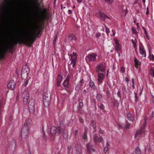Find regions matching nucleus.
<instances>
[{
	"label": "nucleus",
	"mask_w": 154,
	"mask_h": 154,
	"mask_svg": "<svg viewBox=\"0 0 154 154\" xmlns=\"http://www.w3.org/2000/svg\"><path fill=\"white\" fill-rule=\"evenodd\" d=\"M65 124L63 121L60 122L58 128H57L56 127L53 126L51 127L50 132V134L51 136L54 135L56 133L57 130L59 134H60L63 132L64 129Z\"/></svg>",
	"instance_id": "nucleus-3"
},
{
	"label": "nucleus",
	"mask_w": 154,
	"mask_h": 154,
	"mask_svg": "<svg viewBox=\"0 0 154 154\" xmlns=\"http://www.w3.org/2000/svg\"><path fill=\"white\" fill-rule=\"evenodd\" d=\"M19 38H20L19 34V35L16 36L15 38H14L13 41L12 42L9 44L7 46L8 48L10 49H13V46L17 44H15L14 43V41Z\"/></svg>",
	"instance_id": "nucleus-9"
},
{
	"label": "nucleus",
	"mask_w": 154,
	"mask_h": 154,
	"mask_svg": "<svg viewBox=\"0 0 154 154\" xmlns=\"http://www.w3.org/2000/svg\"><path fill=\"white\" fill-rule=\"evenodd\" d=\"M34 100L33 99H31L29 100L28 102L29 106H34Z\"/></svg>",
	"instance_id": "nucleus-26"
},
{
	"label": "nucleus",
	"mask_w": 154,
	"mask_h": 154,
	"mask_svg": "<svg viewBox=\"0 0 154 154\" xmlns=\"http://www.w3.org/2000/svg\"><path fill=\"white\" fill-rule=\"evenodd\" d=\"M29 82L28 80H25V81L24 82V83L23 85L25 86H26L28 84V83Z\"/></svg>",
	"instance_id": "nucleus-47"
},
{
	"label": "nucleus",
	"mask_w": 154,
	"mask_h": 154,
	"mask_svg": "<svg viewBox=\"0 0 154 154\" xmlns=\"http://www.w3.org/2000/svg\"><path fill=\"white\" fill-rule=\"evenodd\" d=\"M121 71L123 72H124L125 71V69L124 67H122L121 68Z\"/></svg>",
	"instance_id": "nucleus-49"
},
{
	"label": "nucleus",
	"mask_w": 154,
	"mask_h": 154,
	"mask_svg": "<svg viewBox=\"0 0 154 154\" xmlns=\"http://www.w3.org/2000/svg\"><path fill=\"white\" fill-rule=\"evenodd\" d=\"M38 22V20H36L35 26L33 27L32 32L29 34V36H26L23 33L20 32L19 33L20 38L15 40L14 41L15 44L23 43L27 44L30 42L31 44L33 43L36 38V33L35 30H38L39 28L37 26V23Z\"/></svg>",
	"instance_id": "nucleus-1"
},
{
	"label": "nucleus",
	"mask_w": 154,
	"mask_h": 154,
	"mask_svg": "<svg viewBox=\"0 0 154 154\" xmlns=\"http://www.w3.org/2000/svg\"><path fill=\"white\" fill-rule=\"evenodd\" d=\"M77 2L79 3H81L82 2V0H76Z\"/></svg>",
	"instance_id": "nucleus-62"
},
{
	"label": "nucleus",
	"mask_w": 154,
	"mask_h": 154,
	"mask_svg": "<svg viewBox=\"0 0 154 154\" xmlns=\"http://www.w3.org/2000/svg\"><path fill=\"white\" fill-rule=\"evenodd\" d=\"M15 141L13 140L9 141L8 143L9 149H11L12 152H14L15 147Z\"/></svg>",
	"instance_id": "nucleus-11"
},
{
	"label": "nucleus",
	"mask_w": 154,
	"mask_h": 154,
	"mask_svg": "<svg viewBox=\"0 0 154 154\" xmlns=\"http://www.w3.org/2000/svg\"><path fill=\"white\" fill-rule=\"evenodd\" d=\"M117 96L120 98L121 97V96L120 94V91H119L117 93Z\"/></svg>",
	"instance_id": "nucleus-50"
},
{
	"label": "nucleus",
	"mask_w": 154,
	"mask_h": 154,
	"mask_svg": "<svg viewBox=\"0 0 154 154\" xmlns=\"http://www.w3.org/2000/svg\"><path fill=\"white\" fill-rule=\"evenodd\" d=\"M29 109L30 112L32 113L34 112L35 108L34 106H29Z\"/></svg>",
	"instance_id": "nucleus-25"
},
{
	"label": "nucleus",
	"mask_w": 154,
	"mask_h": 154,
	"mask_svg": "<svg viewBox=\"0 0 154 154\" xmlns=\"http://www.w3.org/2000/svg\"><path fill=\"white\" fill-rule=\"evenodd\" d=\"M134 61L135 62V67L137 68V66L138 65H140L141 64V62L139 60H138L136 58H134Z\"/></svg>",
	"instance_id": "nucleus-20"
},
{
	"label": "nucleus",
	"mask_w": 154,
	"mask_h": 154,
	"mask_svg": "<svg viewBox=\"0 0 154 154\" xmlns=\"http://www.w3.org/2000/svg\"><path fill=\"white\" fill-rule=\"evenodd\" d=\"M132 43L133 44L134 47L135 49H136L137 48V46H136V42H135L134 40L133 39H132L131 40Z\"/></svg>",
	"instance_id": "nucleus-38"
},
{
	"label": "nucleus",
	"mask_w": 154,
	"mask_h": 154,
	"mask_svg": "<svg viewBox=\"0 0 154 154\" xmlns=\"http://www.w3.org/2000/svg\"><path fill=\"white\" fill-rule=\"evenodd\" d=\"M29 73V69L27 68H23L22 70L21 77L24 79L27 78Z\"/></svg>",
	"instance_id": "nucleus-8"
},
{
	"label": "nucleus",
	"mask_w": 154,
	"mask_h": 154,
	"mask_svg": "<svg viewBox=\"0 0 154 154\" xmlns=\"http://www.w3.org/2000/svg\"><path fill=\"white\" fill-rule=\"evenodd\" d=\"M41 35L40 34V32L39 30H38V35L37 36H38V37H39Z\"/></svg>",
	"instance_id": "nucleus-58"
},
{
	"label": "nucleus",
	"mask_w": 154,
	"mask_h": 154,
	"mask_svg": "<svg viewBox=\"0 0 154 154\" xmlns=\"http://www.w3.org/2000/svg\"><path fill=\"white\" fill-rule=\"evenodd\" d=\"M131 30L133 34L137 35V32L135 28H132L131 29Z\"/></svg>",
	"instance_id": "nucleus-36"
},
{
	"label": "nucleus",
	"mask_w": 154,
	"mask_h": 154,
	"mask_svg": "<svg viewBox=\"0 0 154 154\" xmlns=\"http://www.w3.org/2000/svg\"><path fill=\"white\" fill-rule=\"evenodd\" d=\"M106 2H108L110 4H111L113 2V0H104Z\"/></svg>",
	"instance_id": "nucleus-48"
},
{
	"label": "nucleus",
	"mask_w": 154,
	"mask_h": 154,
	"mask_svg": "<svg viewBox=\"0 0 154 154\" xmlns=\"http://www.w3.org/2000/svg\"><path fill=\"white\" fill-rule=\"evenodd\" d=\"M72 12V11L70 10H69L68 11V13L69 14H71Z\"/></svg>",
	"instance_id": "nucleus-57"
},
{
	"label": "nucleus",
	"mask_w": 154,
	"mask_h": 154,
	"mask_svg": "<svg viewBox=\"0 0 154 154\" xmlns=\"http://www.w3.org/2000/svg\"><path fill=\"white\" fill-rule=\"evenodd\" d=\"M78 130H76L75 131V132H74V134L75 136H76L77 134H78Z\"/></svg>",
	"instance_id": "nucleus-56"
},
{
	"label": "nucleus",
	"mask_w": 154,
	"mask_h": 154,
	"mask_svg": "<svg viewBox=\"0 0 154 154\" xmlns=\"http://www.w3.org/2000/svg\"><path fill=\"white\" fill-rule=\"evenodd\" d=\"M115 45L119 44V41L117 39H115Z\"/></svg>",
	"instance_id": "nucleus-53"
},
{
	"label": "nucleus",
	"mask_w": 154,
	"mask_h": 154,
	"mask_svg": "<svg viewBox=\"0 0 154 154\" xmlns=\"http://www.w3.org/2000/svg\"><path fill=\"white\" fill-rule=\"evenodd\" d=\"M98 81L99 83H102L103 81V79L104 77V75L103 73H98Z\"/></svg>",
	"instance_id": "nucleus-16"
},
{
	"label": "nucleus",
	"mask_w": 154,
	"mask_h": 154,
	"mask_svg": "<svg viewBox=\"0 0 154 154\" xmlns=\"http://www.w3.org/2000/svg\"><path fill=\"white\" fill-rule=\"evenodd\" d=\"M149 14L148 8L147 7V11H146V14Z\"/></svg>",
	"instance_id": "nucleus-63"
},
{
	"label": "nucleus",
	"mask_w": 154,
	"mask_h": 154,
	"mask_svg": "<svg viewBox=\"0 0 154 154\" xmlns=\"http://www.w3.org/2000/svg\"><path fill=\"white\" fill-rule=\"evenodd\" d=\"M97 55L95 53H92L88 54L85 57V60L87 62H94L97 60Z\"/></svg>",
	"instance_id": "nucleus-5"
},
{
	"label": "nucleus",
	"mask_w": 154,
	"mask_h": 154,
	"mask_svg": "<svg viewBox=\"0 0 154 154\" xmlns=\"http://www.w3.org/2000/svg\"><path fill=\"white\" fill-rule=\"evenodd\" d=\"M4 57V55L0 52V58H3Z\"/></svg>",
	"instance_id": "nucleus-52"
},
{
	"label": "nucleus",
	"mask_w": 154,
	"mask_h": 154,
	"mask_svg": "<svg viewBox=\"0 0 154 154\" xmlns=\"http://www.w3.org/2000/svg\"><path fill=\"white\" fill-rule=\"evenodd\" d=\"M152 99V102L154 103V97H153Z\"/></svg>",
	"instance_id": "nucleus-64"
},
{
	"label": "nucleus",
	"mask_w": 154,
	"mask_h": 154,
	"mask_svg": "<svg viewBox=\"0 0 154 154\" xmlns=\"http://www.w3.org/2000/svg\"><path fill=\"white\" fill-rule=\"evenodd\" d=\"M150 60H154V56L152 54V55H149V56Z\"/></svg>",
	"instance_id": "nucleus-45"
},
{
	"label": "nucleus",
	"mask_w": 154,
	"mask_h": 154,
	"mask_svg": "<svg viewBox=\"0 0 154 154\" xmlns=\"http://www.w3.org/2000/svg\"><path fill=\"white\" fill-rule=\"evenodd\" d=\"M125 80L127 82H128L129 81V79L128 78H125Z\"/></svg>",
	"instance_id": "nucleus-60"
},
{
	"label": "nucleus",
	"mask_w": 154,
	"mask_h": 154,
	"mask_svg": "<svg viewBox=\"0 0 154 154\" xmlns=\"http://www.w3.org/2000/svg\"><path fill=\"white\" fill-rule=\"evenodd\" d=\"M109 143L108 142H106V146H108L109 147Z\"/></svg>",
	"instance_id": "nucleus-61"
},
{
	"label": "nucleus",
	"mask_w": 154,
	"mask_h": 154,
	"mask_svg": "<svg viewBox=\"0 0 154 154\" xmlns=\"http://www.w3.org/2000/svg\"><path fill=\"white\" fill-rule=\"evenodd\" d=\"M100 16L102 20H104V18L105 17H108L105 14L102 13L100 14Z\"/></svg>",
	"instance_id": "nucleus-32"
},
{
	"label": "nucleus",
	"mask_w": 154,
	"mask_h": 154,
	"mask_svg": "<svg viewBox=\"0 0 154 154\" xmlns=\"http://www.w3.org/2000/svg\"><path fill=\"white\" fill-rule=\"evenodd\" d=\"M63 79L62 76L60 75H59L57 78V85L58 86H60V84Z\"/></svg>",
	"instance_id": "nucleus-18"
},
{
	"label": "nucleus",
	"mask_w": 154,
	"mask_h": 154,
	"mask_svg": "<svg viewBox=\"0 0 154 154\" xmlns=\"http://www.w3.org/2000/svg\"><path fill=\"white\" fill-rule=\"evenodd\" d=\"M131 81L132 84H134V79H132Z\"/></svg>",
	"instance_id": "nucleus-59"
},
{
	"label": "nucleus",
	"mask_w": 154,
	"mask_h": 154,
	"mask_svg": "<svg viewBox=\"0 0 154 154\" xmlns=\"http://www.w3.org/2000/svg\"><path fill=\"white\" fill-rule=\"evenodd\" d=\"M68 40L69 41L74 40L76 39L75 36L72 34H70L68 37Z\"/></svg>",
	"instance_id": "nucleus-19"
},
{
	"label": "nucleus",
	"mask_w": 154,
	"mask_h": 154,
	"mask_svg": "<svg viewBox=\"0 0 154 154\" xmlns=\"http://www.w3.org/2000/svg\"><path fill=\"white\" fill-rule=\"evenodd\" d=\"M83 106V104L82 102H79V106H78V109L79 110L80 109L82 108Z\"/></svg>",
	"instance_id": "nucleus-34"
},
{
	"label": "nucleus",
	"mask_w": 154,
	"mask_h": 154,
	"mask_svg": "<svg viewBox=\"0 0 154 154\" xmlns=\"http://www.w3.org/2000/svg\"><path fill=\"white\" fill-rule=\"evenodd\" d=\"M99 131L100 134H103L104 133V131L103 130H101L100 128L99 129Z\"/></svg>",
	"instance_id": "nucleus-51"
},
{
	"label": "nucleus",
	"mask_w": 154,
	"mask_h": 154,
	"mask_svg": "<svg viewBox=\"0 0 154 154\" xmlns=\"http://www.w3.org/2000/svg\"><path fill=\"white\" fill-rule=\"evenodd\" d=\"M98 106L100 109H103L104 107V105L102 104H101L100 106L98 104Z\"/></svg>",
	"instance_id": "nucleus-44"
},
{
	"label": "nucleus",
	"mask_w": 154,
	"mask_h": 154,
	"mask_svg": "<svg viewBox=\"0 0 154 154\" xmlns=\"http://www.w3.org/2000/svg\"><path fill=\"white\" fill-rule=\"evenodd\" d=\"M127 118L129 120L132 121L133 120V117L131 114L128 113L127 114Z\"/></svg>",
	"instance_id": "nucleus-23"
},
{
	"label": "nucleus",
	"mask_w": 154,
	"mask_h": 154,
	"mask_svg": "<svg viewBox=\"0 0 154 154\" xmlns=\"http://www.w3.org/2000/svg\"><path fill=\"white\" fill-rule=\"evenodd\" d=\"M113 105L114 106L118 107L119 106V103L118 100L114 99L112 101Z\"/></svg>",
	"instance_id": "nucleus-24"
},
{
	"label": "nucleus",
	"mask_w": 154,
	"mask_h": 154,
	"mask_svg": "<svg viewBox=\"0 0 154 154\" xmlns=\"http://www.w3.org/2000/svg\"><path fill=\"white\" fill-rule=\"evenodd\" d=\"M97 72L100 71L102 72H104L105 70V68L104 65L102 63H100L97 66Z\"/></svg>",
	"instance_id": "nucleus-10"
},
{
	"label": "nucleus",
	"mask_w": 154,
	"mask_h": 154,
	"mask_svg": "<svg viewBox=\"0 0 154 154\" xmlns=\"http://www.w3.org/2000/svg\"><path fill=\"white\" fill-rule=\"evenodd\" d=\"M89 85L91 88L94 89H95L96 88V87L93 81L90 80L89 82Z\"/></svg>",
	"instance_id": "nucleus-22"
},
{
	"label": "nucleus",
	"mask_w": 154,
	"mask_h": 154,
	"mask_svg": "<svg viewBox=\"0 0 154 154\" xmlns=\"http://www.w3.org/2000/svg\"><path fill=\"white\" fill-rule=\"evenodd\" d=\"M109 147L108 146H105L103 149V151L104 153H106L107 152L108 150Z\"/></svg>",
	"instance_id": "nucleus-42"
},
{
	"label": "nucleus",
	"mask_w": 154,
	"mask_h": 154,
	"mask_svg": "<svg viewBox=\"0 0 154 154\" xmlns=\"http://www.w3.org/2000/svg\"><path fill=\"white\" fill-rule=\"evenodd\" d=\"M91 123L92 124V126L94 128V132H96L97 131L96 128L97 127L96 123L95 122L94 120H93L91 121Z\"/></svg>",
	"instance_id": "nucleus-21"
},
{
	"label": "nucleus",
	"mask_w": 154,
	"mask_h": 154,
	"mask_svg": "<svg viewBox=\"0 0 154 154\" xmlns=\"http://www.w3.org/2000/svg\"><path fill=\"white\" fill-rule=\"evenodd\" d=\"M97 98L98 100H100L102 99L101 95L100 94H97Z\"/></svg>",
	"instance_id": "nucleus-39"
},
{
	"label": "nucleus",
	"mask_w": 154,
	"mask_h": 154,
	"mask_svg": "<svg viewBox=\"0 0 154 154\" xmlns=\"http://www.w3.org/2000/svg\"><path fill=\"white\" fill-rule=\"evenodd\" d=\"M105 27L106 28V33L108 35L110 32V31L109 29L107 28L106 26L105 25Z\"/></svg>",
	"instance_id": "nucleus-43"
},
{
	"label": "nucleus",
	"mask_w": 154,
	"mask_h": 154,
	"mask_svg": "<svg viewBox=\"0 0 154 154\" xmlns=\"http://www.w3.org/2000/svg\"><path fill=\"white\" fill-rule=\"evenodd\" d=\"M3 111L2 107L1 105V103L0 101V115L1 114L2 112Z\"/></svg>",
	"instance_id": "nucleus-46"
},
{
	"label": "nucleus",
	"mask_w": 154,
	"mask_h": 154,
	"mask_svg": "<svg viewBox=\"0 0 154 154\" xmlns=\"http://www.w3.org/2000/svg\"><path fill=\"white\" fill-rule=\"evenodd\" d=\"M103 140V138L102 137H98V139L97 140L95 141V142H99L101 143Z\"/></svg>",
	"instance_id": "nucleus-31"
},
{
	"label": "nucleus",
	"mask_w": 154,
	"mask_h": 154,
	"mask_svg": "<svg viewBox=\"0 0 154 154\" xmlns=\"http://www.w3.org/2000/svg\"><path fill=\"white\" fill-rule=\"evenodd\" d=\"M143 30L144 31V34H145V35L147 37V38L148 39H149L148 37V34H147V32H146V29L143 27Z\"/></svg>",
	"instance_id": "nucleus-40"
},
{
	"label": "nucleus",
	"mask_w": 154,
	"mask_h": 154,
	"mask_svg": "<svg viewBox=\"0 0 154 154\" xmlns=\"http://www.w3.org/2000/svg\"><path fill=\"white\" fill-rule=\"evenodd\" d=\"M98 138V135L96 134H95L93 136V140L94 142L97 140Z\"/></svg>",
	"instance_id": "nucleus-33"
},
{
	"label": "nucleus",
	"mask_w": 154,
	"mask_h": 154,
	"mask_svg": "<svg viewBox=\"0 0 154 154\" xmlns=\"http://www.w3.org/2000/svg\"><path fill=\"white\" fill-rule=\"evenodd\" d=\"M29 134V128L27 124L24 125L21 131V136L22 138H26Z\"/></svg>",
	"instance_id": "nucleus-4"
},
{
	"label": "nucleus",
	"mask_w": 154,
	"mask_h": 154,
	"mask_svg": "<svg viewBox=\"0 0 154 154\" xmlns=\"http://www.w3.org/2000/svg\"><path fill=\"white\" fill-rule=\"evenodd\" d=\"M70 76L69 75H68L66 79L63 83V86L66 88H68L69 86V81L70 79Z\"/></svg>",
	"instance_id": "nucleus-12"
},
{
	"label": "nucleus",
	"mask_w": 154,
	"mask_h": 154,
	"mask_svg": "<svg viewBox=\"0 0 154 154\" xmlns=\"http://www.w3.org/2000/svg\"><path fill=\"white\" fill-rule=\"evenodd\" d=\"M15 86V83L13 80H11L8 84V88L11 90L14 89Z\"/></svg>",
	"instance_id": "nucleus-15"
},
{
	"label": "nucleus",
	"mask_w": 154,
	"mask_h": 154,
	"mask_svg": "<svg viewBox=\"0 0 154 154\" xmlns=\"http://www.w3.org/2000/svg\"><path fill=\"white\" fill-rule=\"evenodd\" d=\"M80 87H81V84H77L76 85V86L75 88V90H76V91H79L80 89Z\"/></svg>",
	"instance_id": "nucleus-35"
},
{
	"label": "nucleus",
	"mask_w": 154,
	"mask_h": 154,
	"mask_svg": "<svg viewBox=\"0 0 154 154\" xmlns=\"http://www.w3.org/2000/svg\"><path fill=\"white\" fill-rule=\"evenodd\" d=\"M83 138L84 139L86 140L87 138V136L86 133L85 132H84V134L83 136Z\"/></svg>",
	"instance_id": "nucleus-41"
},
{
	"label": "nucleus",
	"mask_w": 154,
	"mask_h": 154,
	"mask_svg": "<svg viewBox=\"0 0 154 154\" xmlns=\"http://www.w3.org/2000/svg\"><path fill=\"white\" fill-rule=\"evenodd\" d=\"M121 46L120 44L116 45L115 46V49L117 51H120L121 49Z\"/></svg>",
	"instance_id": "nucleus-27"
},
{
	"label": "nucleus",
	"mask_w": 154,
	"mask_h": 154,
	"mask_svg": "<svg viewBox=\"0 0 154 154\" xmlns=\"http://www.w3.org/2000/svg\"><path fill=\"white\" fill-rule=\"evenodd\" d=\"M150 75L154 78V67H152L150 70Z\"/></svg>",
	"instance_id": "nucleus-28"
},
{
	"label": "nucleus",
	"mask_w": 154,
	"mask_h": 154,
	"mask_svg": "<svg viewBox=\"0 0 154 154\" xmlns=\"http://www.w3.org/2000/svg\"><path fill=\"white\" fill-rule=\"evenodd\" d=\"M86 147L88 151L90 152L91 151L95 152V149L93 148V145L91 143H89L87 144Z\"/></svg>",
	"instance_id": "nucleus-13"
},
{
	"label": "nucleus",
	"mask_w": 154,
	"mask_h": 154,
	"mask_svg": "<svg viewBox=\"0 0 154 154\" xmlns=\"http://www.w3.org/2000/svg\"><path fill=\"white\" fill-rule=\"evenodd\" d=\"M135 152L136 154H141V151L138 147H137L136 148Z\"/></svg>",
	"instance_id": "nucleus-29"
},
{
	"label": "nucleus",
	"mask_w": 154,
	"mask_h": 154,
	"mask_svg": "<svg viewBox=\"0 0 154 154\" xmlns=\"http://www.w3.org/2000/svg\"><path fill=\"white\" fill-rule=\"evenodd\" d=\"M73 56H72V54H71L70 55V57H72L73 58L74 56H75V57H76V56H75L76 54L74 52H73Z\"/></svg>",
	"instance_id": "nucleus-55"
},
{
	"label": "nucleus",
	"mask_w": 154,
	"mask_h": 154,
	"mask_svg": "<svg viewBox=\"0 0 154 154\" xmlns=\"http://www.w3.org/2000/svg\"><path fill=\"white\" fill-rule=\"evenodd\" d=\"M69 59L71 60V62L70 63H68V66L69 68L71 64H72V67L73 68H74L75 67V56H74L73 58L72 57H71L69 58Z\"/></svg>",
	"instance_id": "nucleus-14"
},
{
	"label": "nucleus",
	"mask_w": 154,
	"mask_h": 154,
	"mask_svg": "<svg viewBox=\"0 0 154 154\" xmlns=\"http://www.w3.org/2000/svg\"><path fill=\"white\" fill-rule=\"evenodd\" d=\"M131 126V125L129 124H127L126 125L125 127L126 128H129L130 126Z\"/></svg>",
	"instance_id": "nucleus-54"
},
{
	"label": "nucleus",
	"mask_w": 154,
	"mask_h": 154,
	"mask_svg": "<svg viewBox=\"0 0 154 154\" xmlns=\"http://www.w3.org/2000/svg\"><path fill=\"white\" fill-rule=\"evenodd\" d=\"M43 103L44 106L47 107L48 106L50 102V96H46L45 94L43 97Z\"/></svg>",
	"instance_id": "nucleus-7"
},
{
	"label": "nucleus",
	"mask_w": 154,
	"mask_h": 154,
	"mask_svg": "<svg viewBox=\"0 0 154 154\" xmlns=\"http://www.w3.org/2000/svg\"><path fill=\"white\" fill-rule=\"evenodd\" d=\"M134 95L135 101V102H137L138 99V97L136 93L134 92Z\"/></svg>",
	"instance_id": "nucleus-37"
},
{
	"label": "nucleus",
	"mask_w": 154,
	"mask_h": 154,
	"mask_svg": "<svg viewBox=\"0 0 154 154\" xmlns=\"http://www.w3.org/2000/svg\"><path fill=\"white\" fill-rule=\"evenodd\" d=\"M140 53L143 57H146V53L144 48L143 46H140L139 47Z\"/></svg>",
	"instance_id": "nucleus-17"
},
{
	"label": "nucleus",
	"mask_w": 154,
	"mask_h": 154,
	"mask_svg": "<svg viewBox=\"0 0 154 154\" xmlns=\"http://www.w3.org/2000/svg\"><path fill=\"white\" fill-rule=\"evenodd\" d=\"M20 3L23 6H26V1L24 0H19Z\"/></svg>",
	"instance_id": "nucleus-30"
},
{
	"label": "nucleus",
	"mask_w": 154,
	"mask_h": 154,
	"mask_svg": "<svg viewBox=\"0 0 154 154\" xmlns=\"http://www.w3.org/2000/svg\"><path fill=\"white\" fill-rule=\"evenodd\" d=\"M147 118L145 117L144 119L142 120L140 122V129L137 130L135 135L134 137L135 139L139 137H143L145 134V131L144 128L145 126L146 125Z\"/></svg>",
	"instance_id": "nucleus-2"
},
{
	"label": "nucleus",
	"mask_w": 154,
	"mask_h": 154,
	"mask_svg": "<svg viewBox=\"0 0 154 154\" xmlns=\"http://www.w3.org/2000/svg\"><path fill=\"white\" fill-rule=\"evenodd\" d=\"M22 97L24 103V104H26L29 98L28 91L26 90L24 91L22 93Z\"/></svg>",
	"instance_id": "nucleus-6"
}]
</instances>
